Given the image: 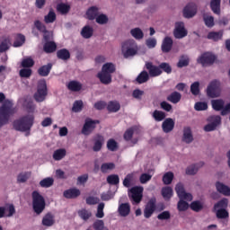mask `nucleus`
Returning <instances> with one entry per match:
<instances>
[{
	"instance_id": "f257e3e1",
	"label": "nucleus",
	"mask_w": 230,
	"mask_h": 230,
	"mask_svg": "<svg viewBox=\"0 0 230 230\" xmlns=\"http://www.w3.org/2000/svg\"><path fill=\"white\" fill-rule=\"evenodd\" d=\"M0 128L3 125H6L10 121V118L15 114V109L13 108V102L10 100H6L4 93H0Z\"/></svg>"
},
{
	"instance_id": "f03ea898",
	"label": "nucleus",
	"mask_w": 230,
	"mask_h": 230,
	"mask_svg": "<svg viewBox=\"0 0 230 230\" xmlns=\"http://www.w3.org/2000/svg\"><path fill=\"white\" fill-rule=\"evenodd\" d=\"M35 123V116L34 115H25L21 117L20 119L14 120L13 122V127L14 130L18 132H25L26 137L30 136L31 131V127Z\"/></svg>"
},
{
	"instance_id": "7ed1b4c3",
	"label": "nucleus",
	"mask_w": 230,
	"mask_h": 230,
	"mask_svg": "<svg viewBox=\"0 0 230 230\" xmlns=\"http://www.w3.org/2000/svg\"><path fill=\"white\" fill-rule=\"evenodd\" d=\"M32 197V209L36 215H40L44 209H46V199L42 194L39 191L34 190L31 193Z\"/></svg>"
},
{
	"instance_id": "20e7f679",
	"label": "nucleus",
	"mask_w": 230,
	"mask_h": 230,
	"mask_svg": "<svg viewBox=\"0 0 230 230\" xmlns=\"http://www.w3.org/2000/svg\"><path fill=\"white\" fill-rule=\"evenodd\" d=\"M222 84L215 79L209 83L207 87V96L208 98H219L222 93Z\"/></svg>"
},
{
	"instance_id": "39448f33",
	"label": "nucleus",
	"mask_w": 230,
	"mask_h": 230,
	"mask_svg": "<svg viewBox=\"0 0 230 230\" xmlns=\"http://www.w3.org/2000/svg\"><path fill=\"white\" fill-rule=\"evenodd\" d=\"M48 96V84H46V80H40L38 83L37 92L34 93V100L40 103L46 100Z\"/></svg>"
},
{
	"instance_id": "423d86ee",
	"label": "nucleus",
	"mask_w": 230,
	"mask_h": 230,
	"mask_svg": "<svg viewBox=\"0 0 230 230\" xmlns=\"http://www.w3.org/2000/svg\"><path fill=\"white\" fill-rule=\"evenodd\" d=\"M211 105L214 111H221V116H227L230 112V103L226 105V101L223 99L212 100Z\"/></svg>"
},
{
	"instance_id": "0eeeda50",
	"label": "nucleus",
	"mask_w": 230,
	"mask_h": 230,
	"mask_svg": "<svg viewBox=\"0 0 230 230\" xmlns=\"http://www.w3.org/2000/svg\"><path fill=\"white\" fill-rule=\"evenodd\" d=\"M100 124V120H93V119L87 118L84 120V124L81 130L84 136H90L96 128V125Z\"/></svg>"
},
{
	"instance_id": "6e6552de",
	"label": "nucleus",
	"mask_w": 230,
	"mask_h": 230,
	"mask_svg": "<svg viewBox=\"0 0 230 230\" xmlns=\"http://www.w3.org/2000/svg\"><path fill=\"white\" fill-rule=\"evenodd\" d=\"M217 60V56L211 52L203 53L198 59V63L201 64L203 67H208V66H213Z\"/></svg>"
},
{
	"instance_id": "1a4fd4ad",
	"label": "nucleus",
	"mask_w": 230,
	"mask_h": 230,
	"mask_svg": "<svg viewBox=\"0 0 230 230\" xmlns=\"http://www.w3.org/2000/svg\"><path fill=\"white\" fill-rule=\"evenodd\" d=\"M157 200L155 198H152L149 199V201L146 203L145 208H144V217L145 218H150L154 213H155V209H157Z\"/></svg>"
},
{
	"instance_id": "9d476101",
	"label": "nucleus",
	"mask_w": 230,
	"mask_h": 230,
	"mask_svg": "<svg viewBox=\"0 0 230 230\" xmlns=\"http://www.w3.org/2000/svg\"><path fill=\"white\" fill-rule=\"evenodd\" d=\"M134 44H136V41L128 40L122 45L123 51L125 50V48L127 49L124 52L125 58H128V57H134V55L137 54V49L134 47Z\"/></svg>"
},
{
	"instance_id": "9b49d317",
	"label": "nucleus",
	"mask_w": 230,
	"mask_h": 230,
	"mask_svg": "<svg viewBox=\"0 0 230 230\" xmlns=\"http://www.w3.org/2000/svg\"><path fill=\"white\" fill-rule=\"evenodd\" d=\"M130 193L133 204H139L143 200V187L135 186L130 189Z\"/></svg>"
},
{
	"instance_id": "f8f14e48",
	"label": "nucleus",
	"mask_w": 230,
	"mask_h": 230,
	"mask_svg": "<svg viewBox=\"0 0 230 230\" xmlns=\"http://www.w3.org/2000/svg\"><path fill=\"white\" fill-rule=\"evenodd\" d=\"M208 121H210L211 123L207 124L204 127V130L205 132H213V130H216L218 125L222 123V118L218 115L211 116L209 117Z\"/></svg>"
},
{
	"instance_id": "ddd939ff",
	"label": "nucleus",
	"mask_w": 230,
	"mask_h": 230,
	"mask_svg": "<svg viewBox=\"0 0 230 230\" xmlns=\"http://www.w3.org/2000/svg\"><path fill=\"white\" fill-rule=\"evenodd\" d=\"M175 191L179 199H184V200H188L189 202H191V200H193V196L191 195V193L186 192V190H184V185L182 183H178L175 186Z\"/></svg>"
},
{
	"instance_id": "4468645a",
	"label": "nucleus",
	"mask_w": 230,
	"mask_h": 230,
	"mask_svg": "<svg viewBox=\"0 0 230 230\" xmlns=\"http://www.w3.org/2000/svg\"><path fill=\"white\" fill-rule=\"evenodd\" d=\"M146 69L148 71L149 76L151 78H155L156 76H161L163 75V70L159 68V65L155 66L152 62H146Z\"/></svg>"
},
{
	"instance_id": "2eb2a0df",
	"label": "nucleus",
	"mask_w": 230,
	"mask_h": 230,
	"mask_svg": "<svg viewBox=\"0 0 230 230\" xmlns=\"http://www.w3.org/2000/svg\"><path fill=\"white\" fill-rule=\"evenodd\" d=\"M34 26L40 31V33H43V39L46 40V42H49L51 36H49V31H48V28L42 22L36 20L34 22Z\"/></svg>"
},
{
	"instance_id": "dca6fc26",
	"label": "nucleus",
	"mask_w": 230,
	"mask_h": 230,
	"mask_svg": "<svg viewBox=\"0 0 230 230\" xmlns=\"http://www.w3.org/2000/svg\"><path fill=\"white\" fill-rule=\"evenodd\" d=\"M175 39H184L188 35V31L184 28V23L182 22H178L175 23V29L173 31Z\"/></svg>"
},
{
	"instance_id": "f3484780",
	"label": "nucleus",
	"mask_w": 230,
	"mask_h": 230,
	"mask_svg": "<svg viewBox=\"0 0 230 230\" xmlns=\"http://www.w3.org/2000/svg\"><path fill=\"white\" fill-rule=\"evenodd\" d=\"M197 15V4L189 3L183 9V17L185 19H191Z\"/></svg>"
},
{
	"instance_id": "a211bd4d",
	"label": "nucleus",
	"mask_w": 230,
	"mask_h": 230,
	"mask_svg": "<svg viewBox=\"0 0 230 230\" xmlns=\"http://www.w3.org/2000/svg\"><path fill=\"white\" fill-rule=\"evenodd\" d=\"M93 152H100L102 150V146H103V143H105V137L101 134H96L93 137Z\"/></svg>"
},
{
	"instance_id": "6ab92c4d",
	"label": "nucleus",
	"mask_w": 230,
	"mask_h": 230,
	"mask_svg": "<svg viewBox=\"0 0 230 230\" xmlns=\"http://www.w3.org/2000/svg\"><path fill=\"white\" fill-rule=\"evenodd\" d=\"M163 131L165 134H170L173 128H175V121L172 118H167L164 120L162 124Z\"/></svg>"
},
{
	"instance_id": "aec40b11",
	"label": "nucleus",
	"mask_w": 230,
	"mask_h": 230,
	"mask_svg": "<svg viewBox=\"0 0 230 230\" xmlns=\"http://www.w3.org/2000/svg\"><path fill=\"white\" fill-rule=\"evenodd\" d=\"M97 78H99L101 84H103V85L112 84V75L103 72L102 70L97 74Z\"/></svg>"
},
{
	"instance_id": "412c9836",
	"label": "nucleus",
	"mask_w": 230,
	"mask_h": 230,
	"mask_svg": "<svg viewBox=\"0 0 230 230\" xmlns=\"http://www.w3.org/2000/svg\"><path fill=\"white\" fill-rule=\"evenodd\" d=\"M173 47V40L170 37H165L162 42L161 49L163 53H170L172 48Z\"/></svg>"
},
{
	"instance_id": "4be33fe9",
	"label": "nucleus",
	"mask_w": 230,
	"mask_h": 230,
	"mask_svg": "<svg viewBox=\"0 0 230 230\" xmlns=\"http://www.w3.org/2000/svg\"><path fill=\"white\" fill-rule=\"evenodd\" d=\"M41 224L45 227H51L52 226H55V216L51 214V212L47 213L43 217Z\"/></svg>"
},
{
	"instance_id": "5701e85b",
	"label": "nucleus",
	"mask_w": 230,
	"mask_h": 230,
	"mask_svg": "<svg viewBox=\"0 0 230 230\" xmlns=\"http://www.w3.org/2000/svg\"><path fill=\"white\" fill-rule=\"evenodd\" d=\"M80 195H81L80 190L75 188L66 190L63 192V196L65 197V199H78Z\"/></svg>"
},
{
	"instance_id": "b1692460",
	"label": "nucleus",
	"mask_w": 230,
	"mask_h": 230,
	"mask_svg": "<svg viewBox=\"0 0 230 230\" xmlns=\"http://www.w3.org/2000/svg\"><path fill=\"white\" fill-rule=\"evenodd\" d=\"M216 217L219 220H226V221H223V224H225V226H227V222H228L227 219L229 218V212L226 208L217 209L216 212Z\"/></svg>"
},
{
	"instance_id": "393cba45",
	"label": "nucleus",
	"mask_w": 230,
	"mask_h": 230,
	"mask_svg": "<svg viewBox=\"0 0 230 230\" xmlns=\"http://www.w3.org/2000/svg\"><path fill=\"white\" fill-rule=\"evenodd\" d=\"M216 188L218 193H221V195H224L225 197H230V188L227 185L217 181L216 183Z\"/></svg>"
},
{
	"instance_id": "a878e982",
	"label": "nucleus",
	"mask_w": 230,
	"mask_h": 230,
	"mask_svg": "<svg viewBox=\"0 0 230 230\" xmlns=\"http://www.w3.org/2000/svg\"><path fill=\"white\" fill-rule=\"evenodd\" d=\"M51 69H53V64L51 63L41 66L38 69V75H40V76H49V73H51Z\"/></svg>"
},
{
	"instance_id": "bb28decb",
	"label": "nucleus",
	"mask_w": 230,
	"mask_h": 230,
	"mask_svg": "<svg viewBox=\"0 0 230 230\" xmlns=\"http://www.w3.org/2000/svg\"><path fill=\"white\" fill-rule=\"evenodd\" d=\"M182 141L184 143H187L188 145H190V143L193 142V135L191 134L190 127H186L183 128Z\"/></svg>"
},
{
	"instance_id": "cd10ccee",
	"label": "nucleus",
	"mask_w": 230,
	"mask_h": 230,
	"mask_svg": "<svg viewBox=\"0 0 230 230\" xmlns=\"http://www.w3.org/2000/svg\"><path fill=\"white\" fill-rule=\"evenodd\" d=\"M118 212L120 217H128L130 215V204L122 203L119 206Z\"/></svg>"
},
{
	"instance_id": "c85d7f7f",
	"label": "nucleus",
	"mask_w": 230,
	"mask_h": 230,
	"mask_svg": "<svg viewBox=\"0 0 230 230\" xmlns=\"http://www.w3.org/2000/svg\"><path fill=\"white\" fill-rule=\"evenodd\" d=\"M106 109L110 112H118L119 109H121V104L118 101H110L108 104H106Z\"/></svg>"
},
{
	"instance_id": "c756f323",
	"label": "nucleus",
	"mask_w": 230,
	"mask_h": 230,
	"mask_svg": "<svg viewBox=\"0 0 230 230\" xmlns=\"http://www.w3.org/2000/svg\"><path fill=\"white\" fill-rule=\"evenodd\" d=\"M8 214L4 215L6 213V208L0 207V218H4V217H13L15 215V207L13 205H10L8 208Z\"/></svg>"
},
{
	"instance_id": "7c9ffc66",
	"label": "nucleus",
	"mask_w": 230,
	"mask_h": 230,
	"mask_svg": "<svg viewBox=\"0 0 230 230\" xmlns=\"http://www.w3.org/2000/svg\"><path fill=\"white\" fill-rule=\"evenodd\" d=\"M93 33H94V29H93V27L89 25H85L84 27H83L81 31V35L83 39H91Z\"/></svg>"
},
{
	"instance_id": "2f4dec72",
	"label": "nucleus",
	"mask_w": 230,
	"mask_h": 230,
	"mask_svg": "<svg viewBox=\"0 0 230 230\" xmlns=\"http://www.w3.org/2000/svg\"><path fill=\"white\" fill-rule=\"evenodd\" d=\"M10 37H3L2 41L0 43V53H4L10 49L11 45Z\"/></svg>"
},
{
	"instance_id": "473e14b6",
	"label": "nucleus",
	"mask_w": 230,
	"mask_h": 230,
	"mask_svg": "<svg viewBox=\"0 0 230 230\" xmlns=\"http://www.w3.org/2000/svg\"><path fill=\"white\" fill-rule=\"evenodd\" d=\"M43 51L45 53H55L57 51V43L54 41H46L43 45Z\"/></svg>"
},
{
	"instance_id": "72a5a7b5",
	"label": "nucleus",
	"mask_w": 230,
	"mask_h": 230,
	"mask_svg": "<svg viewBox=\"0 0 230 230\" xmlns=\"http://www.w3.org/2000/svg\"><path fill=\"white\" fill-rule=\"evenodd\" d=\"M57 57L59 60H69L71 58V53L66 49H61L57 51Z\"/></svg>"
},
{
	"instance_id": "f704fd0d",
	"label": "nucleus",
	"mask_w": 230,
	"mask_h": 230,
	"mask_svg": "<svg viewBox=\"0 0 230 230\" xmlns=\"http://www.w3.org/2000/svg\"><path fill=\"white\" fill-rule=\"evenodd\" d=\"M57 21V13L53 9H50L49 13L44 16L45 24H53Z\"/></svg>"
},
{
	"instance_id": "c9c22d12",
	"label": "nucleus",
	"mask_w": 230,
	"mask_h": 230,
	"mask_svg": "<svg viewBox=\"0 0 230 230\" xmlns=\"http://www.w3.org/2000/svg\"><path fill=\"white\" fill-rule=\"evenodd\" d=\"M222 37H224V31H210L208 32L207 38L209 40H214L215 42H217V40H222Z\"/></svg>"
},
{
	"instance_id": "e433bc0d",
	"label": "nucleus",
	"mask_w": 230,
	"mask_h": 230,
	"mask_svg": "<svg viewBox=\"0 0 230 230\" xmlns=\"http://www.w3.org/2000/svg\"><path fill=\"white\" fill-rule=\"evenodd\" d=\"M222 0H211L210 1V9L216 15H220V4Z\"/></svg>"
},
{
	"instance_id": "4c0bfd02",
	"label": "nucleus",
	"mask_w": 230,
	"mask_h": 230,
	"mask_svg": "<svg viewBox=\"0 0 230 230\" xmlns=\"http://www.w3.org/2000/svg\"><path fill=\"white\" fill-rule=\"evenodd\" d=\"M148 80H150V75L146 70H143L136 78V82H137L139 84H146Z\"/></svg>"
},
{
	"instance_id": "58836bf2",
	"label": "nucleus",
	"mask_w": 230,
	"mask_h": 230,
	"mask_svg": "<svg viewBox=\"0 0 230 230\" xmlns=\"http://www.w3.org/2000/svg\"><path fill=\"white\" fill-rule=\"evenodd\" d=\"M67 89L73 93H78V91H82V84L78 81H70Z\"/></svg>"
},
{
	"instance_id": "ea45409f",
	"label": "nucleus",
	"mask_w": 230,
	"mask_h": 230,
	"mask_svg": "<svg viewBox=\"0 0 230 230\" xmlns=\"http://www.w3.org/2000/svg\"><path fill=\"white\" fill-rule=\"evenodd\" d=\"M66 151L64 148L57 149L53 153V159L54 161H62L66 157Z\"/></svg>"
},
{
	"instance_id": "a19ab883",
	"label": "nucleus",
	"mask_w": 230,
	"mask_h": 230,
	"mask_svg": "<svg viewBox=\"0 0 230 230\" xmlns=\"http://www.w3.org/2000/svg\"><path fill=\"white\" fill-rule=\"evenodd\" d=\"M102 71L108 75H112V73H116V65L113 63H106L102 66Z\"/></svg>"
},
{
	"instance_id": "79ce46f5",
	"label": "nucleus",
	"mask_w": 230,
	"mask_h": 230,
	"mask_svg": "<svg viewBox=\"0 0 230 230\" xmlns=\"http://www.w3.org/2000/svg\"><path fill=\"white\" fill-rule=\"evenodd\" d=\"M98 10L99 9L96 6H92L87 10L86 15L89 21H94V19L98 17Z\"/></svg>"
},
{
	"instance_id": "37998d69",
	"label": "nucleus",
	"mask_w": 230,
	"mask_h": 230,
	"mask_svg": "<svg viewBox=\"0 0 230 230\" xmlns=\"http://www.w3.org/2000/svg\"><path fill=\"white\" fill-rule=\"evenodd\" d=\"M162 196L165 200H170L173 197V189L172 187H164L162 189Z\"/></svg>"
},
{
	"instance_id": "c03bdc74",
	"label": "nucleus",
	"mask_w": 230,
	"mask_h": 230,
	"mask_svg": "<svg viewBox=\"0 0 230 230\" xmlns=\"http://www.w3.org/2000/svg\"><path fill=\"white\" fill-rule=\"evenodd\" d=\"M188 66H190V58H188L187 55H181L177 63V67L182 68V67H188Z\"/></svg>"
},
{
	"instance_id": "a18cd8bd",
	"label": "nucleus",
	"mask_w": 230,
	"mask_h": 230,
	"mask_svg": "<svg viewBox=\"0 0 230 230\" xmlns=\"http://www.w3.org/2000/svg\"><path fill=\"white\" fill-rule=\"evenodd\" d=\"M181 98H182V95L179 92H173L167 97V101L171 102V103H179Z\"/></svg>"
},
{
	"instance_id": "49530a36",
	"label": "nucleus",
	"mask_w": 230,
	"mask_h": 230,
	"mask_svg": "<svg viewBox=\"0 0 230 230\" xmlns=\"http://www.w3.org/2000/svg\"><path fill=\"white\" fill-rule=\"evenodd\" d=\"M116 164L114 163H104L101 165L102 173H109V172L114 170Z\"/></svg>"
},
{
	"instance_id": "de8ad7c7",
	"label": "nucleus",
	"mask_w": 230,
	"mask_h": 230,
	"mask_svg": "<svg viewBox=\"0 0 230 230\" xmlns=\"http://www.w3.org/2000/svg\"><path fill=\"white\" fill-rule=\"evenodd\" d=\"M203 21L207 28H213L215 26V17L208 15L207 13L203 14Z\"/></svg>"
},
{
	"instance_id": "09e8293b",
	"label": "nucleus",
	"mask_w": 230,
	"mask_h": 230,
	"mask_svg": "<svg viewBox=\"0 0 230 230\" xmlns=\"http://www.w3.org/2000/svg\"><path fill=\"white\" fill-rule=\"evenodd\" d=\"M24 42H26V37L22 34H17L13 46V48H21Z\"/></svg>"
},
{
	"instance_id": "8fccbe9b",
	"label": "nucleus",
	"mask_w": 230,
	"mask_h": 230,
	"mask_svg": "<svg viewBox=\"0 0 230 230\" xmlns=\"http://www.w3.org/2000/svg\"><path fill=\"white\" fill-rule=\"evenodd\" d=\"M108 184L118 186L119 184V176L118 174H111L106 179Z\"/></svg>"
},
{
	"instance_id": "3c124183",
	"label": "nucleus",
	"mask_w": 230,
	"mask_h": 230,
	"mask_svg": "<svg viewBox=\"0 0 230 230\" xmlns=\"http://www.w3.org/2000/svg\"><path fill=\"white\" fill-rule=\"evenodd\" d=\"M130 33L137 40H141V39L145 37V33H143V31L140 28L132 29Z\"/></svg>"
},
{
	"instance_id": "603ef678",
	"label": "nucleus",
	"mask_w": 230,
	"mask_h": 230,
	"mask_svg": "<svg viewBox=\"0 0 230 230\" xmlns=\"http://www.w3.org/2000/svg\"><path fill=\"white\" fill-rule=\"evenodd\" d=\"M134 182V173H128L124 178L122 184L124 188H130Z\"/></svg>"
},
{
	"instance_id": "864d4df0",
	"label": "nucleus",
	"mask_w": 230,
	"mask_h": 230,
	"mask_svg": "<svg viewBox=\"0 0 230 230\" xmlns=\"http://www.w3.org/2000/svg\"><path fill=\"white\" fill-rule=\"evenodd\" d=\"M78 215L82 220L87 222L91 217H93V213L85 208H83L78 211Z\"/></svg>"
},
{
	"instance_id": "5fc2aeb1",
	"label": "nucleus",
	"mask_w": 230,
	"mask_h": 230,
	"mask_svg": "<svg viewBox=\"0 0 230 230\" xmlns=\"http://www.w3.org/2000/svg\"><path fill=\"white\" fill-rule=\"evenodd\" d=\"M160 71L162 73H166V75H172V66L169 65L167 62H163L158 65Z\"/></svg>"
},
{
	"instance_id": "6e6d98bb",
	"label": "nucleus",
	"mask_w": 230,
	"mask_h": 230,
	"mask_svg": "<svg viewBox=\"0 0 230 230\" xmlns=\"http://www.w3.org/2000/svg\"><path fill=\"white\" fill-rule=\"evenodd\" d=\"M184 199H180L177 203V209L178 211H188L190 208V204L187 201H184Z\"/></svg>"
},
{
	"instance_id": "4d7b16f0",
	"label": "nucleus",
	"mask_w": 230,
	"mask_h": 230,
	"mask_svg": "<svg viewBox=\"0 0 230 230\" xmlns=\"http://www.w3.org/2000/svg\"><path fill=\"white\" fill-rule=\"evenodd\" d=\"M190 209H192V211H195L196 213H199V211H202V209H204V205H202V203L199 200L192 201L190 203Z\"/></svg>"
},
{
	"instance_id": "13d9d810",
	"label": "nucleus",
	"mask_w": 230,
	"mask_h": 230,
	"mask_svg": "<svg viewBox=\"0 0 230 230\" xmlns=\"http://www.w3.org/2000/svg\"><path fill=\"white\" fill-rule=\"evenodd\" d=\"M55 180H53V178H45L40 181V186L41 188H51Z\"/></svg>"
},
{
	"instance_id": "bf43d9fd",
	"label": "nucleus",
	"mask_w": 230,
	"mask_h": 230,
	"mask_svg": "<svg viewBox=\"0 0 230 230\" xmlns=\"http://www.w3.org/2000/svg\"><path fill=\"white\" fill-rule=\"evenodd\" d=\"M228 203H229V200L224 198L214 205V209H226V208H227Z\"/></svg>"
},
{
	"instance_id": "052dcab7",
	"label": "nucleus",
	"mask_w": 230,
	"mask_h": 230,
	"mask_svg": "<svg viewBox=\"0 0 230 230\" xmlns=\"http://www.w3.org/2000/svg\"><path fill=\"white\" fill-rule=\"evenodd\" d=\"M153 118L156 121H163V119H165V118H166V113H164V111H161L155 110L153 112Z\"/></svg>"
},
{
	"instance_id": "680f3d73",
	"label": "nucleus",
	"mask_w": 230,
	"mask_h": 230,
	"mask_svg": "<svg viewBox=\"0 0 230 230\" xmlns=\"http://www.w3.org/2000/svg\"><path fill=\"white\" fill-rule=\"evenodd\" d=\"M107 148L110 150V152H116L119 148L118 142L114 140L113 138H111L107 141Z\"/></svg>"
},
{
	"instance_id": "e2e57ef3",
	"label": "nucleus",
	"mask_w": 230,
	"mask_h": 230,
	"mask_svg": "<svg viewBox=\"0 0 230 230\" xmlns=\"http://www.w3.org/2000/svg\"><path fill=\"white\" fill-rule=\"evenodd\" d=\"M33 66H35V61L31 58H23L22 61V67L30 69V67H33Z\"/></svg>"
},
{
	"instance_id": "0e129e2a",
	"label": "nucleus",
	"mask_w": 230,
	"mask_h": 230,
	"mask_svg": "<svg viewBox=\"0 0 230 230\" xmlns=\"http://www.w3.org/2000/svg\"><path fill=\"white\" fill-rule=\"evenodd\" d=\"M58 12L62 13L63 15L66 13H69V11L71 10V6L66 4H59L57 6Z\"/></svg>"
},
{
	"instance_id": "69168bd1",
	"label": "nucleus",
	"mask_w": 230,
	"mask_h": 230,
	"mask_svg": "<svg viewBox=\"0 0 230 230\" xmlns=\"http://www.w3.org/2000/svg\"><path fill=\"white\" fill-rule=\"evenodd\" d=\"M82 109H84V102L81 100L75 101L72 107L73 112H82Z\"/></svg>"
},
{
	"instance_id": "338daca9",
	"label": "nucleus",
	"mask_w": 230,
	"mask_h": 230,
	"mask_svg": "<svg viewBox=\"0 0 230 230\" xmlns=\"http://www.w3.org/2000/svg\"><path fill=\"white\" fill-rule=\"evenodd\" d=\"M173 177H174V175H173V172H168L165 174H164V176H163L164 184L168 185L171 182H172Z\"/></svg>"
},
{
	"instance_id": "774afa93",
	"label": "nucleus",
	"mask_w": 230,
	"mask_h": 230,
	"mask_svg": "<svg viewBox=\"0 0 230 230\" xmlns=\"http://www.w3.org/2000/svg\"><path fill=\"white\" fill-rule=\"evenodd\" d=\"M197 172H199V164L190 165L186 169L187 175H195Z\"/></svg>"
}]
</instances>
